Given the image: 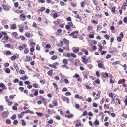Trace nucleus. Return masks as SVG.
Masks as SVG:
<instances>
[{
    "label": "nucleus",
    "instance_id": "nucleus-41",
    "mask_svg": "<svg viewBox=\"0 0 127 127\" xmlns=\"http://www.w3.org/2000/svg\"><path fill=\"white\" fill-rule=\"evenodd\" d=\"M71 56L73 58H75L76 57V55L73 53H71Z\"/></svg>",
    "mask_w": 127,
    "mask_h": 127
},
{
    "label": "nucleus",
    "instance_id": "nucleus-22",
    "mask_svg": "<svg viewBox=\"0 0 127 127\" xmlns=\"http://www.w3.org/2000/svg\"><path fill=\"white\" fill-rule=\"evenodd\" d=\"M45 8L44 7H42L39 10L41 12H42L45 10Z\"/></svg>",
    "mask_w": 127,
    "mask_h": 127
},
{
    "label": "nucleus",
    "instance_id": "nucleus-54",
    "mask_svg": "<svg viewBox=\"0 0 127 127\" xmlns=\"http://www.w3.org/2000/svg\"><path fill=\"white\" fill-rule=\"evenodd\" d=\"M18 3L17 2H16L14 4V6L16 7H18Z\"/></svg>",
    "mask_w": 127,
    "mask_h": 127
},
{
    "label": "nucleus",
    "instance_id": "nucleus-32",
    "mask_svg": "<svg viewBox=\"0 0 127 127\" xmlns=\"http://www.w3.org/2000/svg\"><path fill=\"white\" fill-rule=\"evenodd\" d=\"M16 56L15 55H13L11 57V59L12 60H13L16 59Z\"/></svg>",
    "mask_w": 127,
    "mask_h": 127
},
{
    "label": "nucleus",
    "instance_id": "nucleus-24",
    "mask_svg": "<svg viewBox=\"0 0 127 127\" xmlns=\"http://www.w3.org/2000/svg\"><path fill=\"white\" fill-rule=\"evenodd\" d=\"M88 114V112L87 111H85L84 112L83 114L81 115V116H85Z\"/></svg>",
    "mask_w": 127,
    "mask_h": 127
},
{
    "label": "nucleus",
    "instance_id": "nucleus-64",
    "mask_svg": "<svg viewBox=\"0 0 127 127\" xmlns=\"http://www.w3.org/2000/svg\"><path fill=\"white\" fill-rule=\"evenodd\" d=\"M25 35H26L27 37H29L30 36V34L29 33H27L25 34Z\"/></svg>",
    "mask_w": 127,
    "mask_h": 127
},
{
    "label": "nucleus",
    "instance_id": "nucleus-35",
    "mask_svg": "<svg viewBox=\"0 0 127 127\" xmlns=\"http://www.w3.org/2000/svg\"><path fill=\"white\" fill-rule=\"evenodd\" d=\"M64 81L65 82V83H69V81L66 78L64 79Z\"/></svg>",
    "mask_w": 127,
    "mask_h": 127
},
{
    "label": "nucleus",
    "instance_id": "nucleus-19",
    "mask_svg": "<svg viewBox=\"0 0 127 127\" xmlns=\"http://www.w3.org/2000/svg\"><path fill=\"white\" fill-rule=\"evenodd\" d=\"M52 103L54 104V106H57L58 105V103L56 101H54Z\"/></svg>",
    "mask_w": 127,
    "mask_h": 127
},
{
    "label": "nucleus",
    "instance_id": "nucleus-50",
    "mask_svg": "<svg viewBox=\"0 0 127 127\" xmlns=\"http://www.w3.org/2000/svg\"><path fill=\"white\" fill-rule=\"evenodd\" d=\"M8 96H5V98L6 100V102H8L9 101V100L8 98Z\"/></svg>",
    "mask_w": 127,
    "mask_h": 127
},
{
    "label": "nucleus",
    "instance_id": "nucleus-7",
    "mask_svg": "<svg viewBox=\"0 0 127 127\" xmlns=\"http://www.w3.org/2000/svg\"><path fill=\"white\" fill-rule=\"evenodd\" d=\"M17 27L15 24H13L11 26V28L13 30L15 29H16Z\"/></svg>",
    "mask_w": 127,
    "mask_h": 127
},
{
    "label": "nucleus",
    "instance_id": "nucleus-61",
    "mask_svg": "<svg viewBox=\"0 0 127 127\" xmlns=\"http://www.w3.org/2000/svg\"><path fill=\"white\" fill-rule=\"evenodd\" d=\"M93 106L95 107H97V104H96L95 102H94L93 103Z\"/></svg>",
    "mask_w": 127,
    "mask_h": 127
},
{
    "label": "nucleus",
    "instance_id": "nucleus-18",
    "mask_svg": "<svg viewBox=\"0 0 127 127\" xmlns=\"http://www.w3.org/2000/svg\"><path fill=\"white\" fill-rule=\"evenodd\" d=\"M57 58V56L56 55H53L51 57V59L54 60L56 59Z\"/></svg>",
    "mask_w": 127,
    "mask_h": 127
},
{
    "label": "nucleus",
    "instance_id": "nucleus-48",
    "mask_svg": "<svg viewBox=\"0 0 127 127\" xmlns=\"http://www.w3.org/2000/svg\"><path fill=\"white\" fill-rule=\"evenodd\" d=\"M19 37H20V38H21L22 40H24L25 39V37L23 36H20Z\"/></svg>",
    "mask_w": 127,
    "mask_h": 127
},
{
    "label": "nucleus",
    "instance_id": "nucleus-44",
    "mask_svg": "<svg viewBox=\"0 0 127 127\" xmlns=\"http://www.w3.org/2000/svg\"><path fill=\"white\" fill-rule=\"evenodd\" d=\"M5 46L6 47L9 48L10 47V46L9 44H7L5 45Z\"/></svg>",
    "mask_w": 127,
    "mask_h": 127
},
{
    "label": "nucleus",
    "instance_id": "nucleus-12",
    "mask_svg": "<svg viewBox=\"0 0 127 127\" xmlns=\"http://www.w3.org/2000/svg\"><path fill=\"white\" fill-rule=\"evenodd\" d=\"M92 99L90 97H89L87 99H85V101H88L89 102H90L92 101Z\"/></svg>",
    "mask_w": 127,
    "mask_h": 127
},
{
    "label": "nucleus",
    "instance_id": "nucleus-5",
    "mask_svg": "<svg viewBox=\"0 0 127 127\" xmlns=\"http://www.w3.org/2000/svg\"><path fill=\"white\" fill-rule=\"evenodd\" d=\"M72 50L73 52L76 53L79 51V49L78 47L76 48L75 47H74L72 48Z\"/></svg>",
    "mask_w": 127,
    "mask_h": 127
},
{
    "label": "nucleus",
    "instance_id": "nucleus-13",
    "mask_svg": "<svg viewBox=\"0 0 127 127\" xmlns=\"http://www.w3.org/2000/svg\"><path fill=\"white\" fill-rule=\"evenodd\" d=\"M11 123V121L9 119H7L6 121V123L7 124H10Z\"/></svg>",
    "mask_w": 127,
    "mask_h": 127
},
{
    "label": "nucleus",
    "instance_id": "nucleus-15",
    "mask_svg": "<svg viewBox=\"0 0 127 127\" xmlns=\"http://www.w3.org/2000/svg\"><path fill=\"white\" fill-rule=\"evenodd\" d=\"M36 113L38 116H41L43 115V113H42L38 112H36Z\"/></svg>",
    "mask_w": 127,
    "mask_h": 127
},
{
    "label": "nucleus",
    "instance_id": "nucleus-60",
    "mask_svg": "<svg viewBox=\"0 0 127 127\" xmlns=\"http://www.w3.org/2000/svg\"><path fill=\"white\" fill-rule=\"evenodd\" d=\"M102 28V26L100 25H98L97 26V29H99V30H100Z\"/></svg>",
    "mask_w": 127,
    "mask_h": 127
},
{
    "label": "nucleus",
    "instance_id": "nucleus-36",
    "mask_svg": "<svg viewBox=\"0 0 127 127\" xmlns=\"http://www.w3.org/2000/svg\"><path fill=\"white\" fill-rule=\"evenodd\" d=\"M117 40L118 42H120L121 41V39L120 37H117Z\"/></svg>",
    "mask_w": 127,
    "mask_h": 127
},
{
    "label": "nucleus",
    "instance_id": "nucleus-25",
    "mask_svg": "<svg viewBox=\"0 0 127 127\" xmlns=\"http://www.w3.org/2000/svg\"><path fill=\"white\" fill-rule=\"evenodd\" d=\"M53 84L55 88H56V89H57L58 88L57 84L56 83H53Z\"/></svg>",
    "mask_w": 127,
    "mask_h": 127
},
{
    "label": "nucleus",
    "instance_id": "nucleus-33",
    "mask_svg": "<svg viewBox=\"0 0 127 127\" xmlns=\"http://www.w3.org/2000/svg\"><path fill=\"white\" fill-rule=\"evenodd\" d=\"M16 115H14L11 117V119L12 120H14L16 118Z\"/></svg>",
    "mask_w": 127,
    "mask_h": 127
},
{
    "label": "nucleus",
    "instance_id": "nucleus-10",
    "mask_svg": "<svg viewBox=\"0 0 127 127\" xmlns=\"http://www.w3.org/2000/svg\"><path fill=\"white\" fill-rule=\"evenodd\" d=\"M14 65L15 68L17 71V72H18L19 71V69H18L17 65L16 64H14Z\"/></svg>",
    "mask_w": 127,
    "mask_h": 127
},
{
    "label": "nucleus",
    "instance_id": "nucleus-39",
    "mask_svg": "<svg viewBox=\"0 0 127 127\" xmlns=\"http://www.w3.org/2000/svg\"><path fill=\"white\" fill-rule=\"evenodd\" d=\"M2 6L3 7V9L4 10H5L6 11H7L6 6H5L4 5H2Z\"/></svg>",
    "mask_w": 127,
    "mask_h": 127
},
{
    "label": "nucleus",
    "instance_id": "nucleus-59",
    "mask_svg": "<svg viewBox=\"0 0 127 127\" xmlns=\"http://www.w3.org/2000/svg\"><path fill=\"white\" fill-rule=\"evenodd\" d=\"M34 50V48L32 47L30 49V51L31 52H33Z\"/></svg>",
    "mask_w": 127,
    "mask_h": 127
},
{
    "label": "nucleus",
    "instance_id": "nucleus-40",
    "mask_svg": "<svg viewBox=\"0 0 127 127\" xmlns=\"http://www.w3.org/2000/svg\"><path fill=\"white\" fill-rule=\"evenodd\" d=\"M95 82L97 84H99L100 83V81L99 79H97L95 80Z\"/></svg>",
    "mask_w": 127,
    "mask_h": 127
},
{
    "label": "nucleus",
    "instance_id": "nucleus-62",
    "mask_svg": "<svg viewBox=\"0 0 127 127\" xmlns=\"http://www.w3.org/2000/svg\"><path fill=\"white\" fill-rule=\"evenodd\" d=\"M88 114L89 116L92 117L93 116V115L92 113L91 112H89Z\"/></svg>",
    "mask_w": 127,
    "mask_h": 127
},
{
    "label": "nucleus",
    "instance_id": "nucleus-4",
    "mask_svg": "<svg viewBox=\"0 0 127 127\" xmlns=\"http://www.w3.org/2000/svg\"><path fill=\"white\" fill-rule=\"evenodd\" d=\"M8 113L7 112H4L2 114V117L4 118H5L7 117Z\"/></svg>",
    "mask_w": 127,
    "mask_h": 127
},
{
    "label": "nucleus",
    "instance_id": "nucleus-31",
    "mask_svg": "<svg viewBox=\"0 0 127 127\" xmlns=\"http://www.w3.org/2000/svg\"><path fill=\"white\" fill-rule=\"evenodd\" d=\"M67 21H71V19L70 17H68L66 18Z\"/></svg>",
    "mask_w": 127,
    "mask_h": 127
},
{
    "label": "nucleus",
    "instance_id": "nucleus-30",
    "mask_svg": "<svg viewBox=\"0 0 127 127\" xmlns=\"http://www.w3.org/2000/svg\"><path fill=\"white\" fill-rule=\"evenodd\" d=\"M65 95L66 96L71 95V93L69 92H67L65 93Z\"/></svg>",
    "mask_w": 127,
    "mask_h": 127
},
{
    "label": "nucleus",
    "instance_id": "nucleus-11",
    "mask_svg": "<svg viewBox=\"0 0 127 127\" xmlns=\"http://www.w3.org/2000/svg\"><path fill=\"white\" fill-rule=\"evenodd\" d=\"M63 41L65 42V43L67 44L68 45V44L69 43V41L68 40L66 39L65 38H64L63 39Z\"/></svg>",
    "mask_w": 127,
    "mask_h": 127
},
{
    "label": "nucleus",
    "instance_id": "nucleus-8",
    "mask_svg": "<svg viewBox=\"0 0 127 127\" xmlns=\"http://www.w3.org/2000/svg\"><path fill=\"white\" fill-rule=\"evenodd\" d=\"M102 76L104 78H105L106 77H108V76L107 73H103Z\"/></svg>",
    "mask_w": 127,
    "mask_h": 127
},
{
    "label": "nucleus",
    "instance_id": "nucleus-49",
    "mask_svg": "<svg viewBox=\"0 0 127 127\" xmlns=\"http://www.w3.org/2000/svg\"><path fill=\"white\" fill-rule=\"evenodd\" d=\"M33 86L35 88H37L38 87V85L37 84H34L33 85Z\"/></svg>",
    "mask_w": 127,
    "mask_h": 127
},
{
    "label": "nucleus",
    "instance_id": "nucleus-51",
    "mask_svg": "<svg viewBox=\"0 0 127 127\" xmlns=\"http://www.w3.org/2000/svg\"><path fill=\"white\" fill-rule=\"evenodd\" d=\"M62 98L64 100H66L67 97H65L64 96H63L62 97Z\"/></svg>",
    "mask_w": 127,
    "mask_h": 127
},
{
    "label": "nucleus",
    "instance_id": "nucleus-3",
    "mask_svg": "<svg viewBox=\"0 0 127 127\" xmlns=\"http://www.w3.org/2000/svg\"><path fill=\"white\" fill-rule=\"evenodd\" d=\"M58 13H59L60 15H61L62 14V11H60L57 12V13H55L53 15V17L54 18H56L59 16L58 14Z\"/></svg>",
    "mask_w": 127,
    "mask_h": 127
},
{
    "label": "nucleus",
    "instance_id": "nucleus-2",
    "mask_svg": "<svg viewBox=\"0 0 127 127\" xmlns=\"http://www.w3.org/2000/svg\"><path fill=\"white\" fill-rule=\"evenodd\" d=\"M12 35L14 36L15 38L16 39H20V37L17 33L16 32H13L12 33Z\"/></svg>",
    "mask_w": 127,
    "mask_h": 127
},
{
    "label": "nucleus",
    "instance_id": "nucleus-55",
    "mask_svg": "<svg viewBox=\"0 0 127 127\" xmlns=\"http://www.w3.org/2000/svg\"><path fill=\"white\" fill-rule=\"evenodd\" d=\"M53 121L51 119L49 121H48V123L50 124H52L53 123Z\"/></svg>",
    "mask_w": 127,
    "mask_h": 127
},
{
    "label": "nucleus",
    "instance_id": "nucleus-27",
    "mask_svg": "<svg viewBox=\"0 0 127 127\" xmlns=\"http://www.w3.org/2000/svg\"><path fill=\"white\" fill-rule=\"evenodd\" d=\"M22 122V125L23 126H25L26 125V123L24 120H22L21 121Z\"/></svg>",
    "mask_w": 127,
    "mask_h": 127
},
{
    "label": "nucleus",
    "instance_id": "nucleus-45",
    "mask_svg": "<svg viewBox=\"0 0 127 127\" xmlns=\"http://www.w3.org/2000/svg\"><path fill=\"white\" fill-rule=\"evenodd\" d=\"M51 47V45L50 44H47L46 45V48L47 49H49Z\"/></svg>",
    "mask_w": 127,
    "mask_h": 127
},
{
    "label": "nucleus",
    "instance_id": "nucleus-58",
    "mask_svg": "<svg viewBox=\"0 0 127 127\" xmlns=\"http://www.w3.org/2000/svg\"><path fill=\"white\" fill-rule=\"evenodd\" d=\"M96 75L98 77H99L100 76V75L99 74V72L97 71L96 72Z\"/></svg>",
    "mask_w": 127,
    "mask_h": 127
},
{
    "label": "nucleus",
    "instance_id": "nucleus-52",
    "mask_svg": "<svg viewBox=\"0 0 127 127\" xmlns=\"http://www.w3.org/2000/svg\"><path fill=\"white\" fill-rule=\"evenodd\" d=\"M3 38L5 40H7L8 39V36L7 35H5L4 37Z\"/></svg>",
    "mask_w": 127,
    "mask_h": 127
},
{
    "label": "nucleus",
    "instance_id": "nucleus-43",
    "mask_svg": "<svg viewBox=\"0 0 127 127\" xmlns=\"http://www.w3.org/2000/svg\"><path fill=\"white\" fill-rule=\"evenodd\" d=\"M18 123V121L17 120H15L14 121L13 124L14 125H16Z\"/></svg>",
    "mask_w": 127,
    "mask_h": 127
},
{
    "label": "nucleus",
    "instance_id": "nucleus-14",
    "mask_svg": "<svg viewBox=\"0 0 127 127\" xmlns=\"http://www.w3.org/2000/svg\"><path fill=\"white\" fill-rule=\"evenodd\" d=\"M5 71L6 73H9L10 72V69L8 68H7Z\"/></svg>",
    "mask_w": 127,
    "mask_h": 127
},
{
    "label": "nucleus",
    "instance_id": "nucleus-63",
    "mask_svg": "<svg viewBox=\"0 0 127 127\" xmlns=\"http://www.w3.org/2000/svg\"><path fill=\"white\" fill-rule=\"evenodd\" d=\"M0 86L2 88L5 87V86L4 84L2 83L0 84Z\"/></svg>",
    "mask_w": 127,
    "mask_h": 127
},
{
    "label": "nucleus",
    "instance_id": "nucleus-37",
    "mask_svg": "<svg viewBox=\"0 0 127 127\" xmlns=\"http://www.w3.org/2000/svg\"><path fill=\"white\" fill-rule=\"evenodd\" d=\"M19 81V80L18 79H15V80L13 81V82L14 83H18Z\"/></svg>",
    "mask_w": 127,
    "mask_h": 127
},
{
    "label": "nucleus",
    "instance_id": "nucleus-23",
    "mask_svg": "<svg viewBox=\"0 0 127 127\" xmlns=\"http://www.w3.org/2000/svg\"><path fill=\"white\" fill-rule=\"evenodd\" d=\"M95 16L97 18H99L102 17V14H101L100 15L96 14L95 15Z\"/></svg>",
    "mask_w": 127,
    "mask_h": 127
},
{
    "label": "nucleus",
    "instance_id": "nucleus-29",
    "mask_svg": "<svg viewBox=\"0 0 127 127\" xmlns=\"http://www.w3.org/2000/svg\"><path fill=\"white\" fill-rule=\"evenodd\" d=\"M29 51V50L27 48H26L24 50V53L25 54H27Z\"/></svg>",
    "mask_w": 127,
    "mask_h": 127
},
{
    "label": "nucleus",
    "instance_id": "nucleus-53",
    "mask_svg": "<svg viewBox=\"0 0 127 127\" xmlns=\"http://www.w3.org/2000/svg\"><path fill=\"white\" fill-rule=\"evenodd\" d=\"M65 28L66 29L68 30L70 29V27L69 25H67L65 26Z\"/></svg>",
    "mask_w": 127,
    "mask_h": 127
},
{
    "label": "nucleus",
    "instance_id": "nucleus-34",
    "mask_svg": "<svg viewBox=\"0 0 127 127\" xmlns=\"http://www.w3.org/2000/svg\"><path fill=\"white\" fill-rule=\"evenodd\" d=\"M20 16L23 18H25L26 17L25 15L24 14H21L20 15Z\"/></svg>",
    "mask_w": 127,
    "mask_h": 127
},
{
    "label": "nucleus",
    "instance_id": "nucleus-28",
    "mask_svg": "<svg viewBox=\"0 0 127 127\" xmlns=\"http://www.w3.org/2000/svg\"><path fill=\"white\" fill-rule=\"evenodd\" d=\"M124 22L125 23H127V17H125L123 19Z\"/></svg>",
    "mask_w": 127,
    "mask_h": 127
},
{
    "label": "nucleus",
    "instance_id": "nucleus-38",
    "mask_svg": "<svg viewBox=\"0 0 127 127\" xmlns=\"http://www.w3.org/2000/svg\"><path fill=\"white\" fill-rule=\"evenodd\" d=\"M92 30V28L91 26H89L88 27V31L89 32L90 31H91Z\"/></svg>",
    "mask_w": 127,
    "mask_h": 127
},
{
    "label": "nucleus",
    "instance_id": "nucleus-26",
    "mask_svg": "<svg viewBox=\"0 0 127 127\" xmlns=\"http://www.w3.org/2000/svg\"><path fill=\"white\" fill-rule=\"evenodd\" d=\"M104 37L107 40L109 39V36L107 34H106L104 35Z\"/></svg>",
    "mask_w": 127,
    "mask_h": 127
},
{
    "label": "nucleus",
    "instance_id": "nucleus-16",
    "mask_svg": "<svg viewBox=\"0 0 127 127\" xmlns=\"http://www.w3.org/2000/svg\"><path fill=\"white\" fill-rule=\"evenodd\" d=\"M94 124L96 125H99V122L97 120H96L94 122Z\"/></svg>",
    "mask_w": 127,
    "mask_h": 127
},
{
    "label": "nucleus",
    "instance_id": "nucleus-20",
    "mask_svg": "<svg viewBox=\"0 0 127 127\" xmlns=\"http://www.w3.org/2000/svg\"><path fill=\"white\" fill-rule=\"evenodd\" d=\"M63 63L65 64H67L68 63V61L66 59H64L63 60Z\"/></svg>",
    "mask_w": 127,
    "mask_h": 127
},
{
    "label": "nucleus",
    "instance_id": "nucleus-9",
    "mask_svg": "<svg viewBox=\"0 0 127 127\" xmlns=\"http://www.w3.org/2000/svg\"><path fill=\"white\" fill-rule=\"evenodd\" d=\"M73 117V115L71 114L69 115H65V117L68 118H71Z\"/></svg>",
    "mask_w": 127,
    "mask_h": 127
},
{
    "label": "nucleus",
    "instance_id": "nucleus-56",
    "mask_svg": "<svg viewBox=\"0 0 127 127\" xmlns=\"http://www.w3.org/2000/svg\"><path fill=\"white\" fill-rule=\"evenodd\" d=\"M111 57V55L110 54H108L106 56V58L107 59H108Z\"/></svg>",
    "mask_w": 127,
    "mask_h": 127
},
{
    "label": "nucleus",
    "instance_id": "nucleus-21",
    "mask_svg": "<svg viewBox=\"0 0 127 127\" xmlns=\"http://www.w3.org/2000/svg\"><path fill=\"white\" fill-rule=\"evenodd\" d=\"M85 1H83L82 2H81L80 3L81 6V7H83L85 6L84 4Z\"/></svg>",
    "mask_w": 127,
    "mask_h": 127
},
{
    "label": "nucleus",
    "instance_id": "nucleus-42",
    "mask_svg": "<svg viewBox=\"0 0 127 127\" xmlns=\"http://www.w3.org/2000/svg\"><path fill=\"white\" fill-rule=\"evenodd\" d=\"M98 66L99 68H101L103 67V65L101 64L98 63Z\"/></svg>",
    "mask_w": 127,
    "mask_h": 127
},
{
    "label": "nucleus",
    "instance_id": "nucleus-46",
    "mask_svg": "<svg viewBox=\"0 0 127 127\" xmlns=\"http://www.w3.org/2000/svg\"><path fill=\"white\" fill-rule=\"evenodd\" d=\"M11 52L9 51H7L6 52V54L7 55H9L11 54Z\"/></svg>",
    "mask_w": 127,
    "mask_h": 127
},
{
    "label": "nucleus",
    "instance_id": "nucleus-1",
    "mask_svg": "<svg viewBox=\"0 0 127 127\" xmlns=\"http://www.w3.org/2000/svg\"><path fill=\"white\" fill-rule=\"evenodd\" d=\"M82 62L85 64H87V62L89 63L91 62V60H89L90 59V57H88L87 59H86L85 58L83 57H82Z\"/></svg>",
    "mask_w": 127,
    "mask_h": 127
},
{
    "label": "nucleus",
    "instance_id": "nucleus-17",
    "mask_svg": "<svg viewBox=\"0 0 127 127\" xmlns=\"http://www.w3.org/2000/svg\"><path fill=\"white\" fill-rule=\"evenodd\" d=\"M26 58L29 60V61H30L32 60V58L29 56H26Z\"/></svg>",
    "mask_w": 127,
    "mask_h": 127
},
{
    "label": "nucleus",
    "instance_id": "nucleus-47",
    "mask_svg": "<svg viewBox=\"0 0 127 127\" xmlns=\"http://www.w3.org/2000/svg\"><path fill=\"white\" fill-rule=\"evenodd\" d=\"M19 73L20 74H24L25 73V72L24 70H20L19 71Z\"/></svg>",
    "mask_w": 127,
    "mask_h": 127
},
{
    "label": "nucleus",
    "instance_id": "nucleus-57",
    "mask_svg": "<svg viewBox=\"0 0 127 127\" xmlns=\"http://www.w3.org/2000/svg\"><path fill=\"white\" fill-rule=\"evenodd\" d=\"M19 89L21 92H23L24 89V88L23 87H20L19 88Z\"/></svg>",
    "mask_w": 127,
    "mask_h": 127
},
{
    "label": "nucleus",
    "instance_id": "nucleus-6",
    "mask_svg": "<svg viewBox=\"0 0 127 127\" xmlns=\"http://www.w3.org/2000/svg\"><path fill=\"white\" fill-rule=\"evenodd\" d=\"M53 71V70L52 69H51L48 72L47 74L48 75L51 76L52 74Z\"/></svg>",
    "mask_w": 127,
    "mask_h": 127
}]
</instances>
